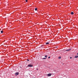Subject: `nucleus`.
Segmentation results:
<instances>
[{
  "instance_id": "obj_1",
  "label": "nucleus",
  "mask_w": 78,
  "mask_h": 78,
  "mask_svg": "<svg viewBox=\"0 0 78 78\" xmlns=\"http://www.w3.org/2000/svg\"><path fill=\"white\" fill-rule=\"evenodd\" d=\"M44 57H45V58H43V59H45L47 58V55H46L44 56Z\"/></svg>"
},
{
  "instance_id": "obj_2",
  "label": "nucleus",
  "mask_w": 78,
  "mask_h": 78,
  "mask_svg": "<svg viewBox=\"0 0 78 78\" xmlns=\"http://www.w3.org/2000/svg\"><path fill=\"white\" fill-rule=\"evenodd\" d=\"M51 73H49L48 74V75H47L48 76H51Z\"/></svg>"
},
{
  "instance_id": "obj_3",
  "label": "nucleus",
  "mask_w": 78,
  "mask_h": 78,
  "mask_svg": "<svg viewBox=\"0 0 78 78\" xmlns=\"http://www.w3.org/2000/svg\"><path fill=\"white\" fill-rule=\"evenodd\" d=\"M28 67H33V65L31 64H29L28 65Z\"/></svg>"
},
{
  "instance_id": "obj_4",
  "label": "nucleus",
  "mask_w": 78,
  "mask_h": 78,
  "mask_svg": "<svg viewBox=\"0 0 78 78\" xmlns=\"http://www.w3.org/2000/svg\"><path fill=\"white\" fill-rule=\"evenodd\" d=\"M70 49H69L65 51H70Z\"/></svg>"
},
{
  "instance_id": "obj_5",
  "label": "nucleus",
  "mask_w": 78,
  "mask_h": 78,
  "mask_svg": "<svg viewBox=\"0 0 78 78\" xmlns=\"http://www.w3.org/2000/svg\"><path fill=\"white\" fill-rule=\"evenodd\" d=\"M75 58H78V55L75 56Z\"/></svg>"
},
{
  "instance_id": "obj_6",
  "label": "nucleus",
  "mask_w": 78,
  "mask_h": 78,
  "mask_svg": "<svg viewBox=\"0 0 78 78\" xmlns=\"http://www.w3.org/2000/svg\"><path fill=\"white\" fill-rule=\"evenodd\" d=\"M15 75H19V73H16Z\"/></svg>"
},
{
  "instance_id": "obj_7",
  "label": "nucleus",
  "mask_w": 78,
  "mask_h": 78,
  "mask_svg": "<svg viewBox=\"0 0 78 78\" xmlns=\"http://www.w3.org/2000/svg\"><path fill=\"white\" fill-rule=\"evenodd\" d=\"M71 14L72 15H73V12H71Z\"/></svg>"
},
{
  "instance_id": "obj_8",
  "label": "nucleus",
  "mask_w": 78,
  "mask_h": 78,
  "mask_svg": "<svg viewBox=\"0 0 78 78\" xmlns=\"http://www.w3.org/2000/svg\"><path fill=\"white\" fill-rule=\"evenodd\" d=\"M35 11H37V8H35Z\"/></svg>"
},
{
  "instance_id": "obj_9",
  "label": "nucleus",
  "mask_w": 78,
  "mask_h": 78,
  "mask_svg": "<svg viewBox=\"0 0 78 78\" xmlns=\"http://www.w3.org/2000/svg\"><path fill=\"white\" fill-rule=\"evenodd\" d=\"M46 45H47L48 44H49V43L48 42H47L46 43Z\"/></svg>"
},
{
  "instance_id": "obj_10",
  "label": "nucleus",
  "mask_w": 78,
  "mask_h": 78,
  "mask_svg": "<svg viewBox=\"0 0 78 78\" xmlns=\"http://www.w3.org/2000/svg\"><path fill=\"white\" fill-rule=\"evenodd\" d=\"M1 33H3V31L2 30L1 31Z\"/></svg>"
},
{
  "instance_id": "obj_11",
  "label": "nucleus",
  "mask_w": 78,
  "mask_h": 78,
  "mask_svg": "<svg viewBox=\"0 0 78 78\" xmlns=\"http://www.w3.org/2000/svg\"><path fill=\"white\" fill-rule=\"evenodd\" d=\"M61 57H58V59H61Z\"/></svg>"
},
{
  "instance_id": "obj_12",
  "label": "nucleus",
  "mask_w": 78,
  "mask_h": 78,
  "mask_svg": "<svg viewBox=\"0 0 78 78\" xmlns=\"http://www.w3.org/2000/svg\"><path fill=\"white\" fill-rule=\"evenodd\" d=\"M26 2H28V0H26Z\"/></svg>"
},
{
  "instance_id": "obj_13",
  "label": "nucleus",
  "mask_w": 78,
  "mask_h": 78,
  "mask_svg": "<svg viewBox=\"0 0 78 78\" xmlns=\"http://www.w3.org/2000/svg\"><path fill=\"white\" fill-rule=\"evenodd\" d=\"M48 58H49V59L50 58V56L48 57Z\"/></svg>"
},
{
  "instance_id": "obj_14",
  "label": "nucleus",
  "mask_w": 78,
  "mask_h": 78,
  "mask_svg": "<svg viewBox=\"0 0 78 78\" xmlns=\"http://www.w3.org/2000/svg\"><path fill=\"white\" fill-rule=\"evenodd\" d=\"M27 61H29V60H28V59H27Z\"/></svg>"
},
{
  "instance_id": "obj_15",
  "label": "nucleus",
  "mask_w": 78,
  "mask_h": 78,
  "mask_svg": "<svg viewBox=\"0 0 78 78\" xmlns=\"http://www.w3.org/2000/svg\"><path fill=\"white\" fill-rule=\"evenodd\" d=\"M72 57H70V59H72Z\"/></svg>"
},
{
  "instance_id": "obj_16",
  "label": "nucleus",
  "mask_w": 78,
  "mask_h": 78,
  "mask_svg": "<svg viewBox=\"0 0 78 78\" xmlns=\"http://www.w3.org/2000/svg\"><path fill=\"white\" fill-rule=\"evenodd\" d=\"M38 70V69H37V70Z\"/></svg>"
},
{
  "instance_id": "obj_17",
  "label": "nucleus",
  "mask_w": 78,
  "mask_h": 78,
  "mask_svg": "<svg viewBox=\"0 0 78 78\" xmlns=\"http://www.w3.org/2000/svg\"><path fill=\"white\" fill-rule=\"evenodd\" d=\"M77 55H78V53H77Z\"/></svg>"
}]
</instances>
